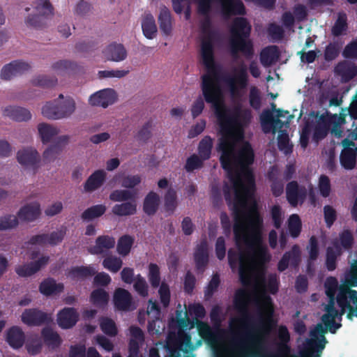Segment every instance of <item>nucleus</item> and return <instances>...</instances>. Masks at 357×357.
<instances>
[{"label": "nucleus", "instance_id": "obj_48", "mask_svg": "<svg viewBox=\"0 0 357 357\" xmlns=\"http://www.w3.org/2000/svg\"><path fill=\"white\" fill-rule=\"evenodd\" d=\"M134 241V238L128 234L121 236L116 246L118 253L123 257L127 256L130 252Z\"/></svg>", "mask_w": 357, "mask_h": 357}, {"label": "nucleus", "instance_id": "obj_1", "mask_svg": "<svg viewBox=\"0 0 357 357\" xmlns=\"http://www.w3.org/2000/svg\"><path fill=\"white\" fill-rule=\"evenodd\" d=\"M231 183L234 184L231 181ZM234 199L232 201L231 190L225 185L223 188L225 199L227 205L233 211L234 224L233 231L234 240L237 247L241 249L245 245L247 250L250 252L259 263L265 264L271 260L266 245L264 243L263 220L257 211L256 205H254L249 211L246 212V200L244 196L237 190L243 185L235 186Z\"/></svg>", "mask_w": 357, "mask_h": 357}, {"label": "nucleus", "instance_id": "obj_3", "mask_svg": "<svg viewBox=\"0 0 357 357\" xmlns=\"http://www.w3.org/2000/svg\"><path fill=\"white\" fill-rule=\"evenodd\" d=\"M251 25L243 17H236L231 22L229 40L230 54L235 60L239 58V52L246 59H251L255 53L252 41L250 39Z\"/></svg>", "mask_w": 357, "mask_h": 357}, {"label": "nucleus", "instance_id": "obj_34", "mask_svg": "<svg viewBox=\"0 0 357 357\" xmlns=\"http://www.w3.org/2000/svg\"><path fill=\"white\" fill-rule=\"evenodd\" d=\"M280 57V51L276 45H270L264 48L260 53V61L264 66H270Z\"/></svg>", "mask_w": 357, "mask_h": 357}, {"label": "nucleus", "instance_id": "obj_14", "mask_svg": "<svg viewBox=\"0 0 357 357\" xmlns=\"http://www.w3.org/2000/svg\"><path fill=\"white\" fill-rule=\"evenodd\" d=\"M307 197V190L305 186L299 185L297 181L289 182L286 186V197L289 204L292 207L301 205Z\"/></svg>", "mask_w": 357, "mask_h": 357}, {"label": "nucleus", "instance_id": "obj_40", "mask_svg": "<svg viewBox=\"0 0 357 357\" xmlns=\"http://www.w3.org/2000/svg\"><path fill=\"white\" fill-rule=\"evenodd\" d=\"M354 243V238L351 231L349 229H344L339 234V243L337 241L334 242L333 245L340 252V248L344 250H351Z\"/></svg>", "mask_w": 357, "mask_h": 357}, {"label": "nucleus", "instance_id": "obj_35", "mask_svg": "<svg viewBox=\"0 0 357 357\" xmlns=\"http://www.w3.org/2000/svg\"><path fill=\"white\" fill-rule=\"evenodd\" d=\"M63 289L64 286L62 283H56L55 280L51 278L45 279L39 286L40 292L46 296L59 294Z\"/></svg>", "mask_w": 357, "mask_h": 357}, {"label": "nucleus", "instance_id": "obj_37", "mask_svg": "<svg viewBox=\"0 0 357 357\" xmlns=\"http://www.w3.org/2000/svg\"><path fill=\"white\" fill-rule=\"evenodd\" d=\"M194 258L197 269L203 271L208 262V254L206 242H202L197 245L195 251Z\"/></svg>", "mask_w": 357, "mask_h": 357}, {"label": "nucleus", "instance_id": "obj_32", "mask_svg": "<svg viewBox=\"0 0 357 357\" xmlns=\"http://www.w3.org/2000/svg\"><path fill=\"white\" fill-rule=\"evenodd\" d=\"M160 203V196L155 192H149L144 197L143 202V211L149 216L154 215L159 208Z\"/></svg>", "mask_w": 357, "mask_h": 357}, {"label": "nucleus", "instance_id": "obj_53", "mask_svg": "<svg viewBox=\"0 0 357 357\" xmlns=\"http://www.w3.org/2000/svg\"><path fill=\"white\" fill-rule=\"evenodd\" d=\"M90 300L91 302L96 306H105L108 303L109 294L103 289H96L91 292Z\"/></svg>", "mask_w": 357, "mask_h": 357}, {"label": "nucleus", "instance_id": "obj_22", "mask_svg": "<svg viewBox=\"0 0 357 357\" xmlns=\"http://www.w3.org/2000/svg\"><path fill=\"white\" fill-rule=\"evenodd\" d=\"M79 319V314L73 307H64L57 314L58 325L64 329L73 327Z\"/></svg>", "mask_w": 357, "mask_h": 357}, {"label": "nucleus", "instance_id": "obj_36", "mask_svg": "<svg viewBox=\"0 0 357 357\" xmlns=\"http://www.w3.org/2000/svg\"><path fill=\"white\" fill-rule=\"evenodd\" d=\"M3 115L16 121H26L31 118L30 112L23 107L8 106L3 110Z\"/></svg>", "mask_w": 357, "mask_h": 357}, {"label": "nucleus", "instance_id": "obj_11", "mask_svg": "<svg viewBox=\"0 0 357 357\" xmlns=\"http://www.w3.org/2000/svg\"><path fill=\"white\" fill-rule=\"evenodd\" d=\"M250 294L245 289H238L234 293L233 304L234 309L239 313L241 317L235 321L248 326L251 324L252 317L249 312Z\"/></svg>", "mask_w": 357, "mask_h": 357}, {"label": "nucleus", "instance_id": "obj_44", "mask_svg": "<svg viewBox=\"0 0 357 357\" xmlns=\"http://www.w3.org/2000/svg\"><path fill=\"white\" fill-rule=\"evenodd\" d=\"M132 202H126L120 204H115L112 208V213L118 216H128L136 213L137 204L135 200Z\"/></svg>", "mask_w": 357, "mask_h": 357}, {"label": "nucleus", "instance_id": "obj_57", "mask_svg": "<svg viewBox=\"0 0 357 357\" xmlns=\"http://www.w3.org/2000/svg\"><path fill=\"white\" fill-rule=\"evenodd\" d=\"M153 121L152 119L148 120L138 130L135 138L139 142L146 143L152 136V128Z\"/></svg>", "mask_w": 357, "mask_h": 357}, {"label": "nucleus", "instance_id": "obj_9", "mask_svg": "<svg viewBox=\"0 0 357 357\" xmlns=\"http://www.w3.org/2000/svg\"><path fill=\"white\" fill-rule=\"evenodd\" d=\"M234 75H225L222 81L229 88L231 96L234 98H240L242 96L241 90L245 89L248 84V73L247 66L241 62L234 69Z\"/></svg>", "mask_w": 357, "mask_h": 357}, {"label": "nucleus", "instance_id": "obj_51", "mask_svg": "<svg viewBox=\"0 0 357 357\" xmlns=\"http://www.w3.org/2000/svg\"><path fill=\"white\" fill-rule=\"evenodd\" d=\"M213 148V139L210 136H205L198 146L199 156L204 160L210 158Z\"/></svg>", "mask_w": 357, "mask_h": 357}, {"label": "nucleus", "instance_id": "obj_7", "mask_svg": "<svg viewBox=\"0 0 357 357\" xmlns=\"http://www.w3.org/2000/svg\"><path fill=\"white\" fill-rule=\"evenodd\" d=\"M255 156L254 150L248 142H244L232 155L233 169L236 166L246 173L248 183L252 190L255 188V182L250 166L253 164Z\"/></svg>", "mask_w": 357, "mask_h": 357}, {"label": "nucleus", "instance_id": "obj_59", "mask_svg": "<svg viewBox=\"0 0 357 357\" xmlns=\"http://www.w3.org/2000/svg\"><path fill=\"white\" fill-rule=\"evenodd\" d=\"M101 331L108 336L114 337L118 333L115 322L110 318L102 317L100 320Z\"/></svg>", "mask_w": 357, "mask_h": 357}, {"label": "nucleus", "instance_id": "obj_21", "mask_svg": "<svg viewBox=\"0 0 357 357\" xmlns=\"http://www.w3.org/2000/svg\"><path fill=\"white\" fill-rule=\"evenodd\" d=\"M17 161L21 165L31 167L34 171L38 169L40 155L38 151L32 148L19 151L17 155Z\"/></svg>", "mask_w": 357, "mask_h": 357}, {"label": "nucleus", "instance_id": "obj_4", "mask_svg": "<svg viewBox=\"0 0 357 357\" xmlns=\"http://www.w3.org/2000/svg\"><path fill=\"white\" fill-rule=\"evenodd\" d=\"M222 137L219 139L218 150L221 152L220 162L224 170L227 173V176L235 186L241 184L240 174L233 169L232 155L235 151V143L233 139L234 133H238L233 127L229 132H225L220 128Z\"/></svg>", "mask_w": 357, "mask_h": 357}, {"label": "nucleus", "instance_id": "obj_2", "mask_svg": "<svg viewBox=\"0 0 357 357\" xmlns=\"http://www.w3.org/2000/svg\"><path fill=\"white\" fill-rule=\"evenodd\" d=\"M211 77L209 75L202 77L201 87L204 100L211 104L220 128L229 132L231 127H233L243 135L244 129L251 122L252 111L248 108H243L241 104L238 103L234 106L231 114L229 115V109L225 103L220 79Z\"/></svg>", "mask_w": 357, "mask_h": 357}, {"label": "nucleus", "instance_id": "obj_24", "mask_svg": "<svg viewBox=\"0 0 357 357\" xmlns=\"http://www.w3.org/2000/svg\"><path fill=\"white\" fill-rule=\"evenodd\" d=\"M334 72L342 77L344 82H348L357 75V65L352 61H342L335 67Z\"/></svg>", "mask_w": 357, "mask_h": 357}, {"label": "nucleus", "instance_id": "obj_20", "mask_svg": "<svg viewBox=\"0 0 357 357\" xmlns=\"http://www.w3.org/2000/svg\"><path fill=\"white\" fill-rule=\"evenodd\" d=\"M301 261V250L298 245L292 246L291 249L286 252L278 264V270L284 271L290 264L293 267L298 266Z\"/></svg>", "mask_w": 357, "mask_h": 357}, {"label": "nucleus", "instance_id": "obj_43", "mask_svg": "<svg viewBox=\"0 0 357 357\" xmlns=\"http://www.w3.org/2000/svg\"><path fill=\"white\" fill-rule=\"evenodd\" d=\"M142 29L143 34L148 39H153L157 33V26L153 16L151 14H147L143 18L142 22Z\"/></svg>", "mask_w": 357, "mask_h": 357}, {"label": "nucleus", "instance_id": "obj_46", "mask_svg": "<svg viewBox=\"0 0 357 357\" xmlns=\"http://www.w3.org/2000/svg\"><path fill=\"white\" fill-rule=\"evenodd\" d=\"M177 194L174 189L169 188L164 196V208L165 212L172 215L177 207Z\"/></svg>", "mask_w": 357, "mask_h": 357}, {"label": "nucleus", "instance_id": "obj_55", "mask_svg": "<svg viewBox=\"0 0 357 357\" xmlns=\"http://www.w3.org/2000/svg\"><path fill=\"white\" fill-rule=\"evenodd\" d=\"M261 284L265 291H268L270 294L275 295L278 293L279 289V281L276 274H270L268 276L267 282H266L265 278L263 276L261 278Z\"/></svg>", "mask_w": 357, "mask_h": 357}, {"label": "nucleus", "instance_id": "obj_10", "mask_svg": "<svg viewBox=\"0 0 357 357\" xmlns=\"http://www.w3.org/2000/svg\"><path fill=\"white\" fill-rule=\"evenodd\" d=\"M228 263L232 270L235 269L239 264V280L241 284L245 287L251 284L252 275L250 268L245 264L244 252L230 248L228 250Z\"/></svg>", "mask_w": 357, "mask_h": 357}, {"label": "nucleus", "instance_id": "obj_42", "mask_svg": "<svg viewBox=\"0 0 357 357\" xmlns=\"http://www.w3.org/2000/svg\"><path fill=\"white\" fill-rule=\"evenodd\" d=\"M95 274V269L90 266H73L70 269L68 272V276L73 280H84L87 278L91 277Z\"/></svg>", "mask_w": 357, "mask_h": 357}, {"label": "nucleus", "instance_id": "obj_39", "mask_svg": "<svg viewBox=\"0 0 357 357\" xmlns=\"http://www.w3.org/2000/svg\"><path fill=\"white\" fill-rule=\"evenodd\" d=\"M38 130L41 141L44 144L50 142L59 132V130L56 127L46 123H39L38 125Z\"/></svg>", "mask_w": 357, "mask_h": 357}, {"label": "nucleus", "instance_id": "obj_31", "mask_svg": "<svg viewBox=\"0 0 357 357\" xmlns=\"http://www.w3.org/2000/svg\"><path fill=\"white\" fill-rule=\"evenodd\" d=\"M115 245V238L108 235L99 236L96 240L94 246L90 248L93 255L102 254L105 250L112 249Z\"/></svg>", "mask_w": 357, "mask_h": 357}, {"label": "nucleus", "instance_id": "obj_23", "mask_svg": "<svg viewBox=\"0 0 357 357\" xmlns=\"http://www.w3.org/2000/svg\"><path fill=\"white\" fill-rule=\"evenodd\" d=\"M25 333L18 326L9 328L6 333V341L13 349L22 348L25 342Z\"/></svg>", "mask_w": 357, "mask_h": 357}, {"label": "nucleus", "instance_id": "obj_29", "mask_svg": "<svg viewBox=\"0 0 357 357\" xmlns=\"http://www.w3.org/2000/svg\"><path fill=\"white\" fill-rule=\"evenodd\" d=\"M40 215V205L38 202H32L22 207L18 213V218L22 220L33 221Z\"/></svg>", "mask_w": 357, "mask_h": 357}, {"label": "nucleus", "instance_id": "obj_18", "mask_svg": "<svg viewBox=\"0 0 357 357\" xmlns=\"http://www.w3.org/2000/svg\"><path fill=\"white\" fill-rule=\"evenodd\" d=\"M116 98V92L112 89H105L92 94L89 99L92 106H98L103 108L112 105Z\"/></svg>", "mask_w": 357, "mask_h": 357}, {"label": "nucleus", "instance_id": "obj_54", "mask_svg": "<svg viewBox=\"0 0 357 357\" xmlns=\"http://www.w3.org/2000/svg\"><path fill=\"white\" fill-rule=\"evenodd\" d=\"M302 229V222L300 217L297 214H292L288 220V230L290 236L295 238H297Z\"/></svg>", "mask_w": 357, "mask_h": 357}, {"label": "nucleus", "instance_id": "obj_61", "mask_svg": "<svg viewBox=\"0 0 357 357\" xmlns=\"http://www.w3.org/2000/svg\"><path fill=\"white\" fill-rule=\"evenodd\" d=\"M149 281L153 289H156L160 286V272L159 266L154 263H150L149 265L148 273Z\"/></svg>", "mask_w": 357, "mask_h": 357}, {"label": "nucleus", "instance_id": "obj_26", "mask_svg": "<svg viewBox=\"0 0 357 357\" xmlns=\"http://www.w3.org/2000/svg\"><path fill=\"white\" fill-rule=\"evenodd\" d=\"M68 140L69 137L68 135L58 137L54 143L44 151V160L48 162L54 160L63 151Z\"/></svg>", "mask_w": 357, "mask_h": 357}, {"label": "nucleus", "instance_id": "obj_33", "mask_svg": "<svg viewBox=\"0 0 357 357\" xmlns=\"http://www.w3.org/2000/svg\"><path fill=\"white\" fill-rule=\"evenodd\" d=\"M348 28L349 24L347 13L344 11L339 12L337 15V19L331 27V34L334 37L346 35Z\"/></svg>", "mask_w": 357, "mask_h": 357}, {"label": "nucleus", "instance_id": "obj_28", "mask_svg": "<svg viewBox=\"0 0 357 357\" xmlns=\"http://www.w3.org/2000/svg\"><path fill=\"white\" fill-rule=\"evenodd\" d=\"M107 59L119 62L123 61L127 56V51L121 44L111 43L103 50Z\"/></svg>", "mask_w": 357, "mask_h": 357}, {"label": "nucleus", "instance_id": "obj_5", "mask_svg": "<svg viewBox=\"0 0 357 357\" xmlns=\"http://www.w3.org/2000/svg\"><path fill=\"white\" fill-rule=\"evenodd\" d=\"M203 34L201 41V56L202 63L207 69V73L204 75H209L213 79H220V67L215 64L214 60V40L218 34L213 30H209Z\"/></svg>", "mask_w": 357, "mask_h": 357}, {"label": "nucleus", "instance_id": "obj_15", "mask_svg": "<svg viewBox=\"0 0 357 357\" xmlns=\"http://www.w3.org/2000/svg\"><path fill=\"white\" fill-rule=\"evenodd\" d=\"M277 116L274 117L272 111L270 109H264L260 115V123L262 130L264 133L267 134L271 132L275 131V126L281 123L279 119L280 117H284L285 114H289L287 110L278 109L276 110Z\"/></svg>", "mask_w": 357, "mask_h": 357}, {"label": "nucleus", "instance_id": "obj_50", "mask_svg": "<svg viewBox=\"0 0 357 357\" xmlns=\"http://www.w3.org/2000/svg\"><path fill=\"white\" fill-rule=\"evenodd\" d=\"M306 249L309 254L307 259V268H309L313 262L318 259L319 255V242L315 236H312L310 238Z\"/></svg>", "mask_w": 357, "mask_h": 357}, {"label": "nucleus", "instance_id": "obj_64", "mask_svg": "<svg viewBox=\"0 0 357 357\" xmlns=\"http://www.w3.org/2000/svg\"><path fill=\"white\" fill-rule=\"evenodd\" d=\"M31 83L33 86L48 89L52 88L56 84L57 79L42 75L34 77L31 80Z\"/></svg>", "mask_w": 357, "mask_h": 357}, {"label": "nucleus", "instance_id": "obj_16", "mask_svg": "<svg viewBox=\"0 0 357 357\" xmlns=\"http://www.w3.org/2000/svg\"><path fill=\"white\" fill-rule=\"evenodd\" d=\"M31 68V65L21 60H15L5 65L1 70V78L4 80H10L16 77L28 72Z\"/></svg>", "mask_w": 357, "mask_h": 357}, {"label": "nucleus", "instance_id": "obj_17", "mask_svg": "<svg viewBox=\"0 0 357 357\" xmlns=\"http://www.w3.org/2000/svg\"><path fill=\"white\" fill-rule=\"evenodd\" d=\"M21 320L28 326H39L48 323L49 317L46 312L38 308H29L22 312Z\"/></svg>", "mask_w": 357, "mask_h": 357}, {"label": "nucleus", "instance_id": "obj_49", "mask_svg": "<svg viewBox=\"0 0 357 357\" xmlns=\"http://www.w3.org/2000/svg\"><path fill=\"white\" fill-rule=\"evenodd\" d=\"M33 7L37 12L36 14L44 18L53 15L54 8L49 0H36L33 3Z\"/></svg>", "mask_w": 357, "mask_h": 357}, {"label": "nucleus", "instance_id": "obj_12", "mask_svg": "<svg viewBox=\"0 0 357 357\" xmlns=\"http://www.w3.org/2000/svg\"><path fill=\"white\" fill-rule=\"evenodd\" d=\"M357 287V274L349 273L345 278V281L340 286L339 293L337 295V302L345 304L346 298H349L352 303H357V291L352 290L351 287Z\"/></svg>", "mask_w": 357, "mask_h": 357}, {"label": "nucleus", "instance_id": "obj_63", "mask_svg": "<svg viewBox=\"0 0 357 357\" xmlns=\"http://www.w3.org/2000/svg\"><path fill=\"white\" fill-rule=\"evenodd\" d=\"M341 46L337 42L329 43L324 50V59L329 62L335 60L340 54Z\"/></svg>", "mask_w": 357, "mask_h": 357}, {"label": "nucleus", "instance_id": "obj_13", "mask_svg": "<svg viewBox=\"0 0 357 357\" xmlns=\"http://www.w3.org/2000/svg\"><path fill=\"white\" fill-rule=\"evenodd\" d=\"M354 140L348 137L342 141L344 149L341 152L340 160L342 166L346 169H352L356 166L357 149Z\"/></svg>", "mask_w": 357, "mask_h": 357}, {"label": "nucleus", "instance_id": "obj_27", "mask_svg": "<svg viewBox=\"0 0 357 357\" xmlns=\"http://www.w3.org/2000/svg\"><path fill=\"white\" fill-rule=\"evenodd\" d=\"M106 179V172L98 169L91 174L84 184V190L86 192H93L100 188Z\"/></svg>", "mask_w": 357, "mask_h": 357}, {"label": "nucleus", "instance_id": "obj_47", "mask_svg": "<svg viewBox=\"0 0 357 357\" xmlns=\"http://www.w3.org/2000/svg\"><path fill=\"white\" fill-rule=\"evenodd\" d=\"M196 324L199 335L207 343L211 344L215 340V335L211 326L207 323L200 320H197Z\"/></svg>", "mask_w": 357, "mask_h": 357}, {"label": "nucleus", "instance_id": "obj_38", "mask_svg": "<svg viewBox=\"0 0 357 357\" xmlns=\"http://www.w3.org/2000/svg\"><path fill=\"white\" fill-rule=\"evenodd\" d=\"M59 111L57 112L50 114L45 111V113L53 119H59L67 117L72 114L75 109V101L73 99L66 100L63 103L59 104Z\"/></svg>", "mask_w": 357, "mask_h": 357}, {"label": "nucleus", "instance_id": "obj_25", "mask_svg": "<svg viewBox=\"0 0 357 357\" xmlns=\"http://www.w3.org/2000/svg\"><path fill=\"white\" fill-rule=\"evenodd\" d=\"M48 261V256L41 257L35 261L17 266L15 268V272L21 277L31 276L38 272L42 267L45 266Z\"/></svg>", "mask_w": 357, "mask_h": 357}, {"label": "nucleus", "instance_id": "obj_41", "mask_svg": "<svg viewBox=\"0 0 357 357\" xmlns=\"http://www.w3.org/2000/svg\"><path fill=\"white\" fill-rule=\"evenodd\" d=\"M158 22L161 31L165 35L170 34L172 28V16L169 10L166 6L160 8Z\"/></svg>", "mask_w": 357, "mask_h": 357}, {"label": "nucleus", "instance_id": "obj_19", "mask_svg": "<svg viewBox=\"0 0 357 357\" xmlns=\"http://www.w3.org/2000/svg\"><path fill=\"white\" fill-rule=\"evenodd\" d=\"M328 303L325 307L326 313L321 317V321L326 328L331 333H335L336 331L341 327V324L336 323L335 319L338 315V311L335 307V298H328ZM337 300V298H336Z\"/></svg>", "mask_w": 357, "mask_h": 357}, {"label": "nucleus", "instance_id": "obj_62", "mask_svg": "<svg viewBox=\"0 0 357 357\" xmlns=\"http://www.w3.org/2000/svg\"><path fill=\"white\" fill-rule=\"evenodd\" d=\"M220 284V279L218 273L213 275L211 280L204 289V298L209 301L215 292L218 290Z\"/></svg>", "mask_w": 357, "mask_h": 357}, {"label": "nucleus", "instance_id": "obj_56", "mask_svg": "<svg viewBox=\"0 0 357 357\" xmlns=\"http://www.w3.org/2000/svg\"><path fill=\"white\" fill-rule=\"evenodd\" d=\"M52 68L57 75H66L75 70L76 64L68 60H60L54 63Z\"/></svg>", "mask_w": 357, "mask_h": 357}, {"label": "nucleus", "instance_id": "obj_8", "mask_svg": "<svg viewBox=\"0 0 357 357\" xmlns=\"http://www.w3.org/2000/svg\"><path fill=\"white\" fill-rule=\"evenodd\" d=\"M325 333L326 330L323 326L317 324L310 332L312 338L307 340L303 348L299 351L300 357H320L327 342Z\"/></svg>", "mask_w": 357, "mask_h": 357}, {"label": "nucleus", "instance_id": "obj_52", "mask_svg": "<svg viewBox=\"0 0 357 357\" xmlns=\"http://www.w3.org/2000/svg\"><path fill=\"white\" fill-rule=\"evenodd\" d=\"M106 206L103 204H97L86 209L82 213V219L84 220H91L94 218L102 216L106 211Z\"/></svg>", "mask_w": 357, "mask_h": 357}, {"label": "nucleus", "instance_id": "obj_58", "mask_svg": "<svg viewBox=\"0 0 357 357\" xmlns=\"http://www.w3.org/2000/svg\"><path fill=\"white\" fill-rule=\"evenodd\" d=\"M122 265V259L113 255L106 257L102 261L103 267L112 273H117L121 268Z\"/></svg>", "mask_w": 357, "mask_h": 357}, {"label": "nucleus", "instance_id": "obj_30", "mask_svg": "<svg viewBox=\"0 0 357 357\" xmlns=\"http://www.w3.org/2000/svg\"><path fill=\"white\" fill-rule=\"evenodd\" d=\"M114 303L118 310H128L132 304V296L128 290L119 288L114 292Z\"/></svg>", "mask_w": 357, "mask_h": 357}, {"label": "nucleus", "instance_id": "obj_45", "mask_svg": "<svg viewBox=\"0 0 357 357\" xmlns=\"http://www.w3.org/2000/svg\"><path fill=\"white\" fill-rule=\"evenodd\" d=\"M44 343L48 347L56 348L60 346L61 340L59 335L50 327H45L41 331Z\"/></svg>", "mask_w": 357, "mask_h": 357}, {"label": "nucleus", "instance_id": "obj_60", "mask_svg": "<svg viewBox=\"0 0 357 357\" xmlns=\"http://www.w3.org/2000/svg\"><path fill=\"white\" fill-rule=\"evenodd\" d=\"M135 193L128 190H115L109 195L110 200L113 202H126L128 200H135Z\"/></svg>", "mask_w": 357, "mask_h": 357}, {"label": "nucleus", "instance_id": "obj_6", "mask_svg": "<svg viewBox=\"0 0 357 357\" xmlns=\"http://www.w3.org/2000/svg\"><path fill=\"white\" fill-rule=\"evenodd\" d=\"M191 346V336L184 331L169 334L165 349L168 355L165 357H181V351L187 352ZM149 357H160L159 350L156 347L149 349Z\"/></svg>", "mask_w": 357, "mask_h": 357}]
</instances>
